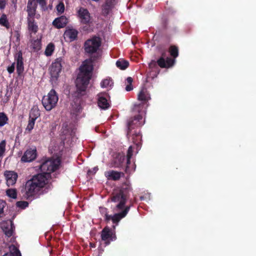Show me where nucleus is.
Listing matches in <instances>:
<instances>
[{
	"label": "nucleus",
	"mask_w": 256,
	"mask_h": 256,
	"mask_svg": "<svg viewBox=\"0 0 256 256\" xmlns=\"http://www.w3.org/2000/svg\"><path fill=\"white\" fill-rule=\"evenodd\" d=\"M129 189L128 185H126V188L123 186L120 190L114 192L110 197L111 201L115 204L114 210L118 212L113 216L110 215L109 219L106 222H108L112 220L116 224L112 226L114 228H115L116 226L120 220L126 216L131 207L130 205L126 206L129 198Z\"/></svg>",
	"instance_id": "obj_1"
},
{
	"label": "nucleus",
	"mask_w": 256,
	"mask_h": 256,
	"mask_svg": "<svg viewBox=\"0 0 256 256\" xmlns=\"http://www.w3.org/2000/svg\"><path fill=\"white\" fill-rule=\"evenodd\" d=\"M100 58L98 54L91 56L90 58L86 60L80 68V72L76 79V86L78 96H82L84 94L86 90L92 76L94 70L93 64Z\"/></svg>",
	"instance_id": "obj_2"
},
{
	"label": "nucleus",
	"mask_w": 256,
	"mask_h": 256,
	"mask_svg": "<svg viewBox=\"0 0 256 256\" xmlns=\"http://www.w3.org/2000/svg\"><path fill=\"white\" fill-rule=\"evenodd\" d=\"M48 183L46 177L43 176H34L26 182L20 190L22 198L27 200H32Z\"/></svg>",
	"instance_id": "obj_3"
},
{
	"label": "nucleus",
	"mask_w": 256,
	"mask_h": 256,
	"mask_svg": "<svg viewBox=\"0 0 256 256\" xmlns=\"http://www.w3.org/2000/svg\"><path fill=\"white\" fill-rule=\"evenodd\" d=\"M40 162L39 169L41 173L38 174H41L46 177V181L48 182V179L50 178L51 173L58 168L60 162L52 158H44L41 160Z\"/></svg>",
	"instance_id": "obj_4"
},
{
	"label": "nucleus",
	"mask_w": 256,
	"mask_h": 256,
	"mask_svg": "<svg viewBox=\"0 0 256 256\" xmlns=\"http://www.w3.org/2000/svg\"><path fill=\"white\" fill-rule=\"evenodd\" d=\"M58 100V96L54 89H52L46 96H44L42 104L46 110H50L54 108Z\"/></svg>",
	"instance_id": "obj_5"
},
{
	"label": "nucleus",
	"mask_w": 256,
	"mask_h": 256,
	"mask_svg": "<svg viewBox=\"0 0 256 256\" xmlns=\"http://www.w3.org/2000/svg\"><path fill=\"white\" fill-rule=\"evenodd\" d=\"M100 46V38L94 36L84 42V48L86 53L92 54L97 52Z\"/></svg>",
	"instance_id": "obj_6"
},
{
	"label": "nucleus",
	"mask_w": 256,
	"mask_h": 256,
	"mask_svg": "<svg viewBox=\"0 0 256 256\" xmlns=\"http://www.w3.org/2000/svg\"><path fill=\"white\" fill-rule=\"evenodd\" d=\"M63 61V58L60 57L52 63L50 68V81L52 83H56L58 80L62 70V64Z\"/></svg>",
	"instance_id": "obj_7"
},
{
	"label": "nucleus",
	"mask_w": 256,
	"mask_h": 256,
	"mask_svg": "<svg viewBox=\"0 0 256 256\" xmlns=\"http://www.w3.org/2000/svg\"><path fill=\"white\" fill-rule=\"evenodd\" d=\"M142 119V116L140 114H138L128 119L127 122V136H128L131 135L133 130L135 128L140 127L143 124Z\"/></svg>",
	"instance_id": "obj_8"
},
{
	"label": "nucleus",
	"mask_w": 256,
	"mask_h": 256,
	"mask_svg": "<svg viewBox=\"0 0 256 256\" xmlns=\"http://www.w3.org/2000/svg\"><path fill=\"white\" fill-rule=\"evenodd\" d=\"M76 13L77 17L78 18L80 24L90 26L92 23L91 16L88 9L80 7Z\"/></svg>",
	"instance_id": "obj_9"
},
{
	"label": "nucleus",
	"mask_w": 256,
	"mask_h": 256,
	"mask_svg": "<svg viewBox=\"0 0 256 256\" xmlns=\"http://www.w3.org/2000/svg\"><path fill=\"white\" fill-rule=\"evenodd\" d=\"M101 238L104 242L106 246H108L112 242L116 240V236L109 227L106 226L101 232Z\"/></svg>",
	"instance_id": "obj_10"
},
{
	"label": "nucleus",
	"mask_w": 256,
	"mask_h": 256,
	"mask_svg": "<svg viewBox=\"0 0 256 256\" xmlns=\"http://www.w3.org/2000/svg\"><path fill=\"white\" fill-rule=\"evenodd\" d=\"M125 159L126 157L124 154L120 152L114 154L110 164V167L114 168H122Z\"/></svg>",
	"instance_id": "obj_11"
},
{
	"label": "nucleus",
	"mask_w": 256,
	"mask_h": 256,
	"mask_svg": "<svg viewBox=\"0 0 256 256\" xmlns=\"http://www.w3.org/2000/svg\"><path fill=\"white\" fill-rule=\"evenodd\" d=\"M166 57V52H162L161 56L157 60L158 66L161 68H170L176 62V60L170 57Z\"/></svg>",
	"instance_id": "obj_12"
},
{
	"label": "nucleus",
	"mask_w": 256,
	"mask_h": 256,
	"mask_svg": "<svg viewBox=\"0 0 256 256\" xmlns=\"http://www.w3.org/2000/svg\"><path fill=\"white\" fill-rule=\"evenodd\" d=\"M37 156V150L36 148H30L26 150L21 158L24 162H30L34 161Z\"/></svg>",
	"instance_id": "obj_13"
},
{
	"label": "nucleus",
	"mask_w": 256,
	"mask_h": 256,
	"mask_svg": "<svg viewBox=\"0 0 256 256\" xmlns=\"http://www.w3.org/2000/svg\"><path fill=\"white\" fill-rule=\"evenodd\" d=\"M14 58L16 63V72L18 76H20L24 70L22 54L21 51L16 53L14 56Z\"/></svg>",
	"instance_id": "obj_14"
},
{
	"label": "nucleus",
	"mask_w": 256,
	"mask_h": 256,
	"mask_svg": "<svg viewBox=\"0 0 256 256\" xmlns=\"http://www.w3.org/2000/svg\"><path fill=\"white\" fill-rule=\"evenodd\" d=\"M37 6L38 4L35 0H28L26 6L27 18H35Z\"/></svg>",
	"instance_id": "obj_15"
},
{
	"label": "nucleus",
	"mask_w": 256,
	"mask_h": 256,
	"mask_svg": "<svg viewBox=\"0 0 256 256\" xmlns=\"http://www.w3.org/2000/svg\"><path fill=\"white\" fill-rule=\"evenodd\" d=\"M105 176L108 180L114 181L118 180L122 176H124V173L114 170H110L104 172Z\"/></svg>",
	"instance_id": "obj_16"
},
{
	"label": "nucleus",
	"mask_w": 256,
	"mask_h": 256,
	"mask_svg": "<svg viewBox=\"0 0 256 256\" xmlns=\"http://www.w3.org/2000/svg\"><path fill=\"white\" fill-rule=\"evenodd\" d=\"M28 30L30 34H36L38 30V25L34 20V18H26Z\"/></svg>",
	"instance_id": "obj_17"
},
{
	"label": "nucleus",
	"mask_w": 256,
	"mask_h": 256,
	"mask_svg": "<svg viewBox=\"0 0 256 256\" xmlns=\"http://www.w3.org/2000/svg\"><path fill=\"white\" fill-rule=\"evenodd\" d=\"M68 19L66 16H62L56 18L52 22V25L56 28L65 27L68 23Z\"/></svg>",
	"instance_id": "obj_18"
},
{
	"label": "nucleus",
	"mask_w": 256,
	"mask_h": 256,
	"mask_svg": "<svg viewBox=\"0 0 256 256\" xmlns=\"http://www.w3.org/2000/svg\"><path fill=\"white\" fill-rule=\"evenodd\" d=\"M4 176L6 180V184L8 186L16 184L18 177L16 172L12 171H6Z\"/></svg>",
	"instance_id": "obj_19"
},
{
	"label": "nucleus",
	"mask_w": 256,
	"mask_h": 256,
	"mask_svg": "<svg viewBox=\"0 0 256 256\" xmlns=\"http://www.w3.org/2000/svg\"><path fill=\"white\" fill-rule=\"evenodd\" d=\"M127 137L129 140L131 138L130 140L132 142L138 147L141 145L142 136L139 130H134V131H132L131 135L128 136H127Z\"/></svg>",
	"instance_id": "obj_20"
},
{
	"label": "nucleus",
	"mask_w": 256,
	"mask_h": 256,
	"mask_svg": "<svg viewBox=\"0 0 256 256\" xmlns=\"http://www.w3.org/2000/svg\"><path fill=\"white\" fill-rule=\"evenodd\" d=\"M107 94H100L98 95V106L104 110H106L110 108V104L108 102L106 98Z\"/></svg>",
	"instance_id": "obj_21"
},
{
	"label": "nucleus",
	"mask_w": 256,
	"mask_h": 256,
	"mask_svg": "<svg viewBox=\"0 0 256 256\" xmlns=\"http://www.w3.org/2000/svg\"><path fill=\"white\" fill-rule=\"evenodd\" d=\"M78 32L75 28H68L64 33L66 38H68L70 42H73L78 38Z\"/></svg>",
	"instance_id": "obj_22"
},
{
	"label": "nucleus",
	"mask_w": 256,
	"mask_h": 256,
	"mask_svg": "<svg viewBox=\"0 0 256 256\" xmlns=\"http://www.w3.org/2000/svg\"><path fill=\"white\" fill-rule=\"evenodd\" d=\"M132 152H133V150L132 146H130L128 148V149L127 152V155H126V166L124 168V171L125 173L126 174H130V168L128 165L130 163V158H132Z\"/></svg>",
	"instance_id": "obj_23"
},
{
	"label": "nucleus",
	"mask_w": 256,
	"mask_h": 256,
	"mask_svg": "<svg viewBox=\"0 0 256 256\" xmlns=\"http://www.w3.org/2000/svg\"><path fill=\"white\" fill-rule=\"evenodd\" d=\"M168 52L171 56V58L175 59L178 56V48L176 45H172L169 47Z\"/></svg>",
	"instance_id": "obj_24"
},
{
	"label": "nucleus",
	"mask_w": 256,
	"mask_h": 256,
	"mask_svg": "<svg viewBox=\"0 0 256 256\" xmlns=\"http://www.w3.org/2000/svg\"><path fill=\"white\" fill-rule=\"evenodd\" d=\"M116 66L120 70H126L129 66V62L122 58H120L116 62Z\"/></svg>",
	"instance_id": "obj_25"
},
{
	"label": "nucleus",
	"mask_w": 256,
	"mask_h": 256,
	"mask_svg": "<svg viewBox=\"0 0 256 256\" xmlns=\"http://www.w3.org/2000/svg\"><path fill=\"white\" fill-rule=\"evenodd\" d=\"M150 99V96L146 90H142L138 94V100L140 101L147 102Z\"/></svg>",
	"instance_id": "obj_26"
},
{
	"label": "nucleus",
	"mask_w": 256,
	"mask_h": 256,
	"mask_svg": "<svg viewBox=\"0 0 256 256\" xmlns=\"http://www.w3.org/2000/svg\"><path fill=\"white\" fill-rule=\"evenodd\" d=\"M112 2L111 0H106L105 4L102 6V11L106 14H108L109 11L112 8Z\"/></svg>",
	"instance_id": "obj_27"
},
{
	"label": "nucleus",
	"mask_w": 256,
	"mask_h": 256,
	"mask_svg": "<svg viewBox=\"0 0 256 256\" xmlns=\"http://www.w3.org/2000/svg\"><path fill=\"white\" fill-rule=\"evenodd\" d=\"M0 24L7 28H10V24L6 14H2L0 18Z\"/></svg>",
	"instance_id": "obj_28"
},
{
	"label": "nucleus",
	"mask_w": 256,
	"mask_h": 256,
	"mask_svg": "<svg viewBox=\"0 0 256 256\" xmlns=\"http://www.w3.org/2000/svg\"><path fill=\"white\" fill-rule=\"evenodd\" d=\"M54 50V44L50 42L47 46L44 52V54L48 56H50L52 55Z\"/></svg>",
	"instance_id": "obj_29"
},
{
	"label": "nucleus",
	"mask_w": 256,
	"mask_h": 256,
	"mask_svg": "<svg viewBox=\"0 0 256 256\" xmlns=\"http://www.w3.org/2000/svg\"><path fill=\"white\" fill-rule=\"evenodd\" d=\"M8 118L4 112H0V127L4 126L8 122Z\"/></svg>",
	"instance_id": "obj_30"
},
{
	"label": "nucleus",
	"mask_w": 256,
	"mask_h": 256,
	"mask_svg": "<svg viewBox=\"0 0 256 256\" xmlns=\"http://www.w3.org/2000/svg\"><path fill=\"white\" fill-rule=\"evenodd\" d=\"M31 46L34 51H38L41 48V42L37 39L32 42Z\"/></svg>",
	"instance_id": "obj_31"
},
{
	"label": "nucleus",
	"mask_w": 256,
	"mask_h": 256,
	"mask_svg": "<svg viewBox=\"0 0 256 256\" xmlns=\"http://www.w3.org/2000/svg\"><path fill=\"white\" fill-rule=\"evenodd\" d=\"M6 195L12 198L16 199L17 198V192L15 188H9L6 190Z\"/></svg>",
	"instance_id": "obj_32"
},
{
	"label": "nucleus",
	"mask_w": 256,
	"mask_h": 256,
	"mask_svg": "<svg viewBox=\"0 0 256 256\" xmlns=\"http://www.w3.org/2000/svg\"><path fill=\"white\" fill-rule=\"evenodd\" d=\"M40 116V113L38 109L36 108H33L31 110L30 114V118H34V120Z\"/></svg>",
	"instance_id": "obj_33"
},
{
	"label": "nucleus",
	"mask_w": 256,
	"mask_h": 256,
	"mask_svg": "<svg viewBox=\"0 0 256 256\" xmlns=\"http://www.w3.org/2000/svg\"><path fill=\"white\" fill-rule=\"evenodd\" d=\"M6 141L2 140L0 142V158H2L6 152Z\"/></svg>",
	"instance_id": "obj_34"
},
{
	"label": "nucleus",
	"mask_w": 256,
	"mask_h": 256,
	"mask_svg": "<svg viewBox=\"0 0 256 256\" xmlns=\"http://www.w3.org/2000/svg\"><path fill=\"white\" fill-rule=\"evenodd\" d=\"M100 212L102 215L104 216V220L106 222L107 220L109 219V214H108V208L104 207L100 208Z\"/></svg>",
	"instance_id": "obj_35"
},
{
	"label": "nucleus",
	"mask_w": 256,
	"mask_h": 256,
	"mask_svg": "<svg viewBox=\"0 0 256 256\" xmlns=\"http://www.w3.org/2000/svg\"><path fill=\"white\" fill-rule=\"evenodd\" d=\"M35 121L36 120H34V118H29L28 124L26 129V130L28 132H30L31 130L33 129L34 126Z\"/></svg>",
	"instance_id": "obj_36"
},
{
	"label": "nucleus",
	"mask_w": 256,
	"mask_h": 256,
	"mask_svg": "<svg viewBox=\"0 0 256 256\" xmlns=\"http://www.w3.org/2000/svg\"><path fill=\"white\" fill-rule=\"evenodd\" d=\"M112 84V80L110 78H106L102 81L100 86L103 88H108L109 86H110Z\"/></svg>",
	"instance_id": "obj_37"
},
{
	"label": "nucleus",
	"mask_w": 256,
	"mask_h": 256,
	"mask_svg": "<svg viewBox=\"0 0 256 256\" xmlns=\"http://www.w3.org/2000/svg\"><path fill=\"white\" fill-rule=\"evenodd\" d=\"M126 81L128 84L126 87V90L128 92H130L133 89V86H132L133 79L132 77H128L126 78Z\"/></svg>",
	"instance_id": "obj_38"
},
{
	"label": "nucleus",
	"mask_w": 256,
	"mask_h": 256,
	"mask_svg": "<svg viewBox=\"0 0 256 256\" xmlns=\"http://www.w3.org/2000/svg\"><path fill=\"white\" fill-rule=\"evenodd\" d=\"M4 256H22V255L20 251L16 248H14L12 252L10 254H6Z\"/></svg>",
	"instance_id": "obj_39"
},
{
	"label": "nucleus",
	"mask_w": 256,
	"mask_h": 256,
	"mask_svg": "<svg viewBox=\"0 0 256 256\" xmlns=\"http://www.w3.org/2000/svg\"><path fill=\"white\" fill-rule=\"evenodd\" d=\"M56 10L60 14H62L65 10L64 4L62 2H60L56 6Z\"/></svg>",
	"instance_id": "obj_40"
},
{
	"label": "nucleus",
	"mask_w": 256,
	"mask_h": 256,
	"mask_svg": "<svg viewBox=\"0 0 256 256\" xmlns=\"http://www.w3.org/2000/svg\"><path fill=\"white\" fill-rule=\"evenodd\" d=\"M16 206L22 209H24L28 206V203L26 201H18L16 203Z\"/></svg>",
	"instance_id": "obj_41"
},
{
	"label": "nucleus",
	"mask_w": 256,
	"mask_h": 256,
	"mask_svg": "<svg viewBox=\"0 0 256 256\" xmlns=\"http://www.w3.org/2000/svg\"><path fill=\"white\" fill-rule=\"evenodd\" d=\"M4 234L8 237H10L13 234V230L12 228H9L8 227H6L4 228Z\"/></svg>",
	"instance_id": "obj_42"
},
{
	"label": "nucleus",
	"mask_w": 256,
	"mask_h": 256,
	"mask_svg": "<svg viewBox=\"0 0 256 256\" xmlns=\"http://www.w3.org/2000/svg\"><path fill=\"white\" fill-rule=\"evenodd\" d=\"M158 63L157 61H155L154 60H152L148 64V66L150 68L153 69V68H158Z\"/></svg>",
	"instance_id": "obj_43"
},
{
	"label": "nucleus",
	"mask_w": 256,
	"mask_h": 256,
	"mask_svg": "<svg viewBox=\"0 0 256 256\" xmlns=\"http://www.w3.org/2000/svg\"><path fill=\"white\" fill-rule=\"evenodd\" d=\"M35 2L38 3L42 8H45L46 6V0H35Z\"/></svg>",
	"instance_id": "obj_44"
},
{
	"label": "nucleus",
	"mask_w": 256,
	"mask_h": 256,
	"mask_svg": "<svg viewBox=\"0 0 256 256\" xmlns=\"http://www.w3.org/2000/svg\"><path fill=\"white\" fill-rule=\"evenodd\" d=\"M98 170V166H95L92 169L88 170V174L89 176H92Z\"/></svg>",
	"instance_id": "obj_45"
},
{
	"label": "nucleus",
	"mask_w": 256,
	"mask_h": 256,
	"mask_svg": "<svg viewBox=\"0 0 256 256\" xmlns=\"http://www.w3.org/2000/svg\"><path fill=\"white\" fill-rule=\"evenodd\" d=\"M6 203L2 200H0V214L4 212V208L5 207Z\"/></svg>",
	"instance_id": "obj_46"
},
{
	"label": "nucleus",
	"mask_w": 256,
	"mask_h": 256,
	"mask_svg": "<svg viewBox=\"0 0 256 256\" xmlns=\"http://www.w3.org/2000/svg\"><path fill=\"white\" fill-rule=\"evenodd\" d=\"M14 68H15V63L14 62L12 64L11 66L8 67V68H7L8 72L10 74H12V72H14Z\"/></svg>",
	"instance_id": "obj_47"
},
{
	"label": "nucleus",
	"mask_w": 256,
	"mask_h": 256,
	"mask_svg": "<svg viewBox=\"0 0 256 256\" xmlns=\"http://www.w3.org/2000/svg\"><path fill=\"white\" fill-rule=\"evenodd\" d=\"M52 186L51 184H48L43 190L42 193H46L50 190L52 189Z\"/></svg>",
	"instance_id": "obj_48"
},
{
	"label": "nucleus",
	"mask_w": 256,
	"mask_h": 256,
	"mask_svg": "<svg viewBox=\"0 0 256 256\" xmlns=\"http://www.w3.org/2000/svg\"><path fill=\"white\" fill-rule=\"evenodd\" d=\"M6 6V2L4 0H0V9H4Z\"/></svg>",
	"instance_id": "obj_49"
},
{
	"label": "nucleus",
	"mask_w": 256,
	"mask_h": 256,
	"mask_svg": "<svg viewBox=\"0 0 256 256\" xmlns=\"http://www.w3.org/2000/svg\"><path fill=\"white\" fill-rule=\"evenodd\" d=\"M84 26L82 28V29L84 31L88 32L90 30V26H86V24H82Z\"/></svg>",
	"instance_id": "obj_50"
},
{
	"label": "nucleus",
	"mask_w": 256,
	"mask_h": 256,
	"mask_svg": "<svg viewBox=\"0 0 256 256\" xmlns=\"http://www.w3.org/2000/svg\"><path fill=\"white\" fill-rule=\"evenodd\" d=\"M12 2L16 5L17 3V0H12Z\"/></svg>",
	"instance_id": "obj_51"
},
{
	"label": "nucleus",
	"mask_w": 256,
	"mask_h": 256,
	"mask_svg": "<svg viewBox=\"0 0 256 256\" xmlns=\"http://www.w3.org/2000/svg\"><path fill=\"white\" fill-rule=\"evenodd\" d=\"M90 246L92 247V248H94L95 247L94 244L90 243Z\"/></svg>",
	"instance_id": "obj_52"
}]
</instances>
